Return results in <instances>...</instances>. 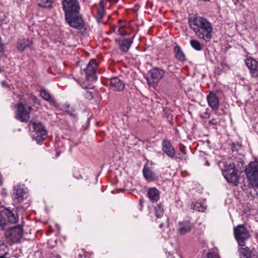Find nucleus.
Returning a JSON list of instances; mask_svg holds the SVG:
<instances>
[{
  "label": "nucleus",
  "instance_id": "nucleus-1",
  "mask_svg": "<svg viewBox=\"0 0 258 258\" xmlns=\"http://www.w3.org/2000/svg\"><path fill=\"white\" fill-rule=\"evenodd\" d=\"M61 4L66 22L73 28L82 29L84 21L80 14L79 2L77 0H62Z\"/></svg>",
  "mask_w": 258,
  "mask_h": 258
},
{
  "label": "nucleus",
  "instance_id": "nucleus-2",
  "mask_svg": "<svg viewBox=\"0 0 258 258\" xmlns=\"http://www.w3.org/2000/svg\"><path fill=\"white\" fill-rule=\"evenodd\" d=\"M190 28L196 35L206 41L212 38L213 28L212 24L205 18L201 17L190 18L188 20Z\"/></svg>",
  "mask_w": 258,
  "mask_h": 258
},
{
  "label": "nucleus",
  "instance_id": "nucleus-3",
  "mask_svg": "<svg viewBox=\"0 0 258 258\" xmlns=\"http://www.w3.org/2000/svg\"><path fill=\"white\" fill-rule=\"evenodd\" d=\"M19 207L13 209L5 208L0 211V228L4 230L8 224H16L19 221Z\"/></svg>",
  "mask_w": 258,
  "mask_h": 258
},
{
  "label": "nucleus",
  "instance_id": "nucleus-4",
  "mask_svg": "<svg viewBox=\"0 0 258 258\" xmlns=\"http://www.w3.org/2000/svg\"><path fill=\"white\" fill-rule=\"evenodd\" d=\"M234 238L238 246H244L245 242L250 237L249 231L243 224H239L233 228Z\"/></svg>",
  "mask_w": 258,
  "mask_h": 258
},
{
  "label": "nucleus",
  "instance_id": "nucleus-5",
  "mask_svg": "<svg viewBox=\"0 0 258 258\" xmlns=\"http://www.w3.org/2000/svg\"><path fill=\"white\" fill-rule=\"evenodd\" d=\"M244 171L251 184L258 188V162H250Z\"/></svg>",
  "mask_w": 258,
  "mask_h": 258
},
{
  "label": "nucleus",
  "instance_id": "nucleus-6",
  "mask_svg": "<svg viewBox=\"0 0 258 258\" xmlns=\"http://www.w3.org/2000/svg\"><path fill=\"white\" fill-rule=\"evenodd\" d=\"M23 235V229L20 225L8 228L5 233L6 238L13 243L19 242Z\"/></svg>",
  "mask_w": 258,
  "mask_h": 258
},
{
  "label": "nucleus",
  "instance_id": "nucleus-7",
  "mask_svg": "<svg viewBox=\"0 0 258 258\" xmlns=\"http://www.w3.org/2000/svg\"><path fill=\"white\" fill-rule=\"evenodd\" d=\"M222 174L227 182L233 185H237L238 183V176L237 175L238 171L226 162L224 164V166L222 169Z\"/></svg>",
  "mask_w": 258,
  "mask_h": 258
},
{
  "label": "nucleus",
  "instance_id": "nucleus-8",
  "mask_svg": "<svg viewBox=\"0 0 258 258\" xmlns=\"http://www.w3.org/2000/svg\"><path fill=\"white\" fill-rule=\"evenodd\" d=\"M32 107L27 104L19 103L16 113V118L22 122H27L30 118Z\"/></svg>",
  "mask_w": 258,
  "mask_h": 258
},
{
  "label": "nucleus",
  "instance_id": "nucleus-9",
  "mask_svg": "<svg viewBox=\"0 0 258 258\" xmlns=\"http://www.w3.org/2000/svg\"><path fill=\"white\" fill-rule=\"evenodd\" d=\"M150 77L147 78L149 85L157 84L164 77L165 71L159 68H154L149 72Z\"/></svg>",
  "mask_w": 258,
  "mask_h": 258
},
{
  "label": "nucleus",
  "instance_id": "nucleus-10",
  "mask_svg": "<svg viewBox=\"0 0 258 258\" xmlns=\"http://www.w3.org/2000/svg\"><path fill=\"white\" fill-rule=\"evenodd\" d=\"M238 252L240 258H258L257 251L254 248L250 250L247 246H239Z\"/></svg>",
  "mask_w": 258,
  "mask_h": 258
},
{
  "label": "nucleus",
  "instance_id": "nucleus-11",
  "mask_svg": "<svg viewBox=\"0 0 258 258\" xmlns=\"http://www.w3.org/2000/svg\"><path fill=\"white\" fill-rule=\"evenodd\" d=\"M193 227L192 224L188 220H183L178 223L177 231L180 235L189 232Z\"/></svg>",
  "mask_w": 258,
  "mask_h": 258
},
{
  "label": "nucleus",
  "instance_id": "nucleus-12",
  "mask_svg": "<svg viewBox=\"0 0 258 258\" xmlns=\"http://www.w3.org/2000/svg\"><path fill=\"white\" fill-rule=\"evenodd\" d=\"M162 148L163 152L169 157L174 158L175 151L171 142L167 140H163L162 142Z\"/></svg>",
  "mask_w": 258,
  "mask_h": 258
},
{
  "label": "nucleus",
  "instance_id": "nucleus-13",
  "mask_svg": "<svg viewBox=\"0 0 258 258\" xmlns=\"http://www.w3.org/2000/svg\"><path fill=\"white\" fill-rule=\"evenodd\" d=\"M27 191L21 186L17 185L14 187L13 198L19 203L27 198Z\"/></svg>",
  "mask_w": 258,
  "mask_h": 258
},
{
  "label": "nucleus",
  "instance_id": "nucleus-14",
  "mask_svg": "<svg viewBox=\"0 0 258 258\" xmlns=\"http://www.w3.org/2000/svg\"><path fill=\"white\" fill-rule=\"evenodd\" d=\"M245 63L250 71V74L253 77H258V70L257 69V61L251 58H247L245 60Z\"/></svg>",
  "mask_w": 258,
  "mask_h": 258
},
{
  "label": "nucleus",
  "instance_id": "nucleus-15",
  "mask_svg": "<svg viewBox=\"0 0 258 258\" xmlns=\"http://www.w3.org/2000/svg\"><path fill=\"white\" fill-rule=\"evenodd\" d=\"M110 89L114 91H121L124 89V84L118 78H112L110 80Z\"/></svg>",
  "mask_w": 258,
  "mask_h": 258
},
{
  "label": "nucleus",
  "instance_id": "nucleus-16",
  "mask_svg": "<svg viewBox=\"0 0 258 258\" xmlns=\"http://www.w3.org/2000/svg\"><path fill=\"white\" fill-rule=\"evenodd\" d=\"M97 68V63L95 59H91L86 67L83 69L87 78L92 76L95 73Z\"/></svg>",
  "mask_w": 258,
  "mask_h": 258
},
{
  "label": "nucleus",
  "instance_id": "nucleus-17",
  "mask_svg": "<svg viewBox=\"0 0 258 258\" xmlns=\"http://www.w3.org/2000/svg\"><path fill=\"white\" fill-rule=\"evenodd\" d=\"M228 163L238 172L242 171L244 166V160L242 158L236 157L232 161L228 162Z\"/></svg>",
  "mask_w": 258,
  "mask_h": 258
},
{
  "label": "nucleus",
  "instance_id": "nucleus-18",
  "mask_svg": "<svg viewBox=\"0 0 258 258\" xmlns=\"http://www.w3.org/2000/svg\"><path fill=\"white\" fill-rule=\"evenodd\" d=\"M209 105L213 109H217L219 105V99L215 93H210L207 97Z\"/></svg>",
  "mask_w": 258,
  "mask_h": 258
},
{
  "label": "nucleus",
  "instance_id": "nucleus-19",
  "mask_svg": "<svg viewBox=\"0 0 258 258\" xmlns=\"http://www.w3.org/2000/svg\"><path fill=\"white\" fill-rule=\"evenodd\" d=\"M133 42V39L130 38L119 39L118 45L120 50L126 52L131 47Z\"/></svg>",
  "mask_w": 258,
  "mask_h": 258
},
{
  "label": "nucleus",
  "instance_id": "nucleus-20",
  "mask_svg": "<svg viewBox=\"0 0 258 258\" xmlns=\"http://www.w3.org/2000/svg\"><path fill=\"white\" fill-rule=\"evenodd\" d=\"M62 109L74 118H76L78 116V111L74 106L66 103L62 105Z\"/></svg>",
  "mask_w": 258,
  "mask_h": 258
},
{
  "label": "nucleus",
  "instance_id": "nucleus-21",
  "mask_svg": "<svg viewBox=\"0 0 258 258\" xmlns=\"http://www.w3.org/2000/svg\"><path fill=\"white\" fill-rule=\"evenodd\" d=\"M148 196L152 203H156L159 199V191L155 187L150 188L148 191Z\"/></svg>",
  "mask_w": 258,
  "mask_h": 258
},
{
  "label": "nucleus",
  "instance_id": "nucleus-22",
  "mask_svg": "<svg viewBox=\"0 0 258 258\" xmlns=\"http://www.w3.org/2000/svg\"><path fill=\"white\" fill-rule=\"evenodd\" d=\"M143 173L146 179L149 181H153L157 179L156 174L149 168L147 164L144 166Z\"/></svg>",
  "mask_w": 258,
  "mask_h": 258
},
{
  "label": "nucleus",
  "instance_id": "nucleus-23",
  "mask_svg": "<svg viewBox=\"0 0 258 258\" xmlns=\"http://www.w3.org/2000/svg\"><path fill=\"white\" fill-rule=\"evenodd\" d=\"M32 44V41L29 39H20L17 42V48L18 50L23 51Z\"/></svg>",
  "mask_w": 258,
  "mask_h": 258
},
{
  "label": "nucleus",
  "instance_id": "nucleus-24",
  "mask_svg": "<svg viewBox=\"0 0 258 258\" xmlns=\"http://www.w3.org/2000/svg\"><path fill=\"white\" fill-rule=\"evenodd\" d=\"M34 129V134H42V135H46L47 132L45 129L44 125L40 122H32L31 123Z\"/></svg>",
  "mask_w": 258,
  "mask_h": 258
},
{
  "label": "nucleus",
  "instance_id": "nucleus-25",
  "mask_svg": "<svg viewBox=\"0 0 258 258\" xmlns=\"http://www.w3.org/2000/svg\"><path fill=\"white\" fill-rule=\"evenodd\" d=\"M175 57L180 61H184L185 60V55L181 48L176 45L174 48Z\"/></svg>",
  "mask_w": 258,
  "mask_h": 258
},
{
  "label": "nucleus",
  "instance_id": "nucleus-26",
  "mask_svg": "<svg viewBox=\"0 0 258 258\" xmlns=\"http://www.w3.org/2000/svg\"><path fill=\"white\" fill-rule=\"evenodd\" d=\"M37 5L42 8H50L52 7V1L50 0H36Z\"/></svg>",
  "mask_w": 258,
  "mask_h": 258
},
{
  "label": "nucleus",
  "instance_id": "nucleus-27",
  "mask_svg": "<svg viewBox=\"0 0 258 258\" xmlns=\"http://www.w3.org/2000/svg\"><path fill=\"white\" fill-rule=\"evenodd\" d=\"M9 253V248L6 243L0 240V256H6Z\"/></svg>",
  "mask_w": 258,
  "mask_h": 258
},
{
  "label": "nucleus",
  "instance_id": "nucleus-28",
  "mask_svg": "<svg viewBox=\"0 0 258 258\" xmlns=\"http://www.w3.org/2000/svg\"><path fill=\"white\" fill-rule=\"evenodd\" d=\"M46 136V135H42V134H33V138L37 144H41L45 138Z\"/></svg>",
  "mask_w": 258,
  "mask_h": 258
},
{
  "label": "nucleus",
  "instance_id": "nucleus-29",
  "mask_svg": "<svg viewBox=\"0 0 258 258\" xmlns=\"http://www.w3.org/2000/svg\"><path fill=\"white\" fill-rule=\"evenodd\" d=\"M191 47L196 50L200 51L202 49V46L199 41L197 40L193 39L190 41Z\"/></svg>",
  "mask_w": 258,
  "mask_h": 258
},
{
  "label": "nucleus",
  "instance_id": "nucleus-30",
  "mask_svg": "<svg viewBox=\"0 0 258 258\" xmlns=\"http://www.w3.org/2000/svg\"><path fill=\"white\" fill-rule=\"evenodd\" d=\"M155 211L157 217L160 218L163 216L164 214V210L162 207L160 205H157L155 207Z\"/></svg>",
  "mask_w": 258,
  "mask_h": 258
},
{
  "label": "nucleus",
  "instance_id": "nucleus-31",
  "mask_svg": "<svg viewBox=\"0 0 258 258\" xmlns=\"http://www.w3.org/2000/svg\"><path fill=\"white\" fill-rule=\"evenodd\" d=\"M40 95L46 101L50 102L52 99L50 95L45 90H42L40 91Z\"/></svg>",
  "mask_w": 258,
  "mask_h": 258
},
{
  "label": "nucleus",
  "instance_id": "nucleus-32",
  "mask_svg": "<svg viewBox=\"0 0 258 258\" xmlns=\"http://www.w3.org/2000/svg\"><path fill=\"white\" fill-rule=\"evenodd\" d=\"M191 206H192V208L194 210H196L197 211H199V212H204L206 210L205 207H204V206H202L201 203H196L195 204L192 203L191 204Z\"/></svg>",
  "mask_w": 258,
  "mask_h": 258
},
{
  "label": "nucleus",
  "instance_id": "nucleus-33",
  "mask_svg": "<svg viewBox=\"0 0 258 258\" xmlns=\"http://www.w3.org/2000/svg\"><path fill=\"white\" fill-rule=\"evenodd\" d=\"M104 13V10H103L102 8H99L97 14L96 15V19L98 23H100L101 22L102 19L103 17Z\"/></svg>",
  "mask_w": 258,
  "mask_h": 258
},
{
  "label": "nucleus",
  "instance_id": "nucleus-34",
  "mask_svg": "<svg viewBox=\"0 0 258 258\" xmlns=\"http://www.w3.org/2000/svg\"><path fill=\"white\" fill-rule=\"evenodd\" d=\"M186 153L184 152V151L182 149L180 148V152L177 154V156L175 158L176 159H178L179 160H186V157L185 156Z\"/></svg>",
  "mask_w": 258,
  "mask_h": 258
},
{
  "label": "nucleus",
  "instance_id": "nucleus-35",
  "mask_svg": "<svg viewBox=\"0 0 258 258\" xmlns=\"http://www.w3.org/2000/svg\"><path fill=\"white\" fill-rule=\"evenodd\" d=\"M206 258H220L219 256L213 252H209L206 255Z\"/></svg>",
  "mask_w": 258,
  "mask_h": 258
},
{
  "label": "nucleus",
  "instance_id": "nucleus-36",
  "mask_svg": "<svg viewBox=\"0 0 258 258\" xmlns=\"http://www.w3.org/2000/svg\"><path fill=\"white\" fill-rule=\"evenodd\" d=\"M32 99L35 103L38 104V105H41L40 100L35 96H32Z\"/></svg>",
  "mask_w": 258,
  "mask_h": 258
},
{
  "label": "nucleus",
  "instance_id": "nucleus-37",
  "mask_svg": "<svg viewBox=\"0 0 258 258\" xmlns=\"http://www.w3.org/2000/svg\"><path fill=\"white\" fill-rule=\"evenodd\" d=\"M200 116L202 118H207L209 117V114L207 111H205L203 113H201Z\"/></svg>",
  "mask_w": 258,
  "mask_h": 258
},
{
  "label": "nucleus",
  "instance_id": "nucleus-38",
  "mask_svg": "<svg viewBox=\"0 0 258 258\" xmlns=\"http://www.w3.org/2000/svg\"><path fill=\"white\" fill-rule=\"evenodd\" d=\"M85 97L89 99H93V96L90 92H86V93L85 94Z\"/></svg>",
  "mask_w": 258,
  "mask_h": 258
},
{
  "label": "nucleus",
  "instance_id": "nucleus-39",
  "mask_svg": "<svg viewBox=\"0 0 258 258\" xmlns=\"http://www.w3.org/2000/svg\"><path fill=\"white\" fill-rule=\"evenodd\" d=\"M99 8H102L103 10H104V4L103 1H101L99 3Z\"/></svg>",
  "mask_w": 258,
  "mask_h": 258
},
{
  "label": "nucleus",
  "instance_id": "nucleus-40",
  "mask_svg": "<svg viewBox=\"0 0 258 258\" xmlns=\"http://www.w3.org/2000/svg\"><path fill=\"white\" fill-rule=\"evenodd\" d=\"M2 85H3V86H5V87H7V86H7V83H6V82H5V81H3V82H2Z\"/></svg>",
  "mask_w": 258,
  "mask_h": 258
},
{
  "label": "nucleus",
  "instance_id": "nucleus-41",
  "mask_svg": "<svg viewBox=\"0 0 258 258\" xmlns=\"http://www.w3.org/2000/svg\"><path fill=\"white\" fill-rule=\"evenodd\" d=\"M231 149L233 151H237V149L236 148L234 145H233V146L231 147Z\"/></svg>",
  "mask_w": 258,
  "mask_h": 258
},
{
  "label": "nucleus",
  "instance_id": "nucleus-42",
  "mask_svg": "<svg viewBox=\"0 0 258 258\" xmlns=\"http://www.w3.org/2000/svg\"><path fill=\"white\" fill-rule=\"evenodd\" d=\"M244 1V0H237V2L238 3H239V2H243Z\"/></svg>",
  "mask_w": 258,
  "mask_h": 258
},
{
  "label": "nucleus",
  "instance_id": "nucleus-43",
  "mask_svg": "<svg viewBox=\"0 0 258 258\" xmlns=\"http://www.w3.org/2000/svg\"><path fill=\"white\" fill-rule=\"evenodd\" d=\"M0 258H10V257H6V256H0Z\"/></svg>",
  "mask_w": 258,
  "mask_h": 258
}]
</instances>
